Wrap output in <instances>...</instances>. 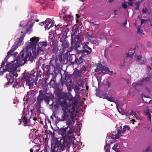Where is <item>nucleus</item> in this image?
<instances>
[{
	"label": "nucleus",
	"mask_w": 152,
	"mask_h": 152,
	"mask_svg": "<svg viewBox=\"0 0 152 152\" xmlns=\"http://www.w3.org/2000/svg\"><path fill=\"white\" fill-rule=\"evenodd\" d=\"M69 60L72 62L73 64H79L83 62V59L80 57L79 59H78L75 55H73L70 56L69 57Z\"/></svg>",
	"instance_id": "nucleus-14"
},
{
	"label": "nucleus",
	"mask_w": 152,
	"mask_h": 152,
	"mask_svg": "<svg viewBox=\"0 0 152 152\" xmlns=\"http://www.w3.org/2000/svg\"><path fill=\"white\" fill-rule=\"evenodd\" d=\"M23 113V115L21 119L20 120L19 119L20 123L18 125H20L21 124V122H22L25 126L30 125L29 124L30 120L29 119L31 118L29 115V111L27 110L25 111V110H24Z\"/></svg>",
	"instance_id": "nucleus-7"
},
{
	"label": "nucleus",
	"mask_w": 152,
	"mask_h": 152,
	"mask_svg": "<svg viewBox=\"0 0 152 152\" xmlns=\"http://www.w3.org/2000/svg\"><path fill=\"white\" fill-rule=\"evenodd\" d=\"M66 11L65 10V9H63L59 12L60 17V16H63L64 15H66Z\"/></svg>",
	"instance_id": "nucleus-34"
},
{
	"label": "nucleus",
	"mask_w": 152,
	"mask_h": 152,
	"mask_svg": "<svg viewBox=\"0 0 152 152\" xmlns=\"http://www.w3.org/2000/svg\"><path fill=\"white\" fill-rule=\"evenodd\" d=\"M31 98L32 99H33V97L32 95H31L30 94V93H28V94L27 95L23 98L24 101H27V102H28L30 100V98Z\"/></svg>",
	"instance_id": "nucleus-28"
},
{
	"label": "nucleus",
	"mask_w": 152,
	"mask_h": 152,
	"mask_svg": "<svg viewBox=\"0 0 152 152\" xmlns=\"http://www.w3.org/2000/svg\"><path fill=\"white\" fill-rule=\"evenodd\" d=\"M145 109L146 110H144V112L146 115L148 116V120L151 121V116L149 112V109L147 107H146Z\"/></svg>",
	"instance_id": "nucleus-24"
},
{
	"label": "nucleus",
	"mask_w": 152,
	"mask_h": 152,
	"mask_svg": "<svg viewBox=\"0 0 152 152\" xmlns=\"http://www.w3.org/2000/svg\"><path fill=\"white\" fill-rule=\"evenodd\" d=\"M62 76L61 75V78L60 80L61 83L60 86L61 87H63L64 84H66V82L65 80H62Z\"/></svg>",
	"instance_id": "nucleus-35"
},
{
	"label": "nucleus",
	"mask_w": 152,
	"mask_h": 152,
	"mask_svg": "<svg viewBox=\"0 0 152 152\" xmlns=\"http://www.w3.org/2000/svg\"><path fill=\"white\" fill-rule=\"evenodd\" d=\"M30 24V23H28H28H26V21H23L20 22V26L21 27H24L26 29V26H27L28 25Z\"/></svg>",
	"instance_id": "nucleus-29"
},
{
	"label": "nucleus",
	"mask_w": 152,
	"mask_h": 152,
	"mask_svg": "<svg viewBox=\"0 0 152 152\" xmlns=\"http://www.w3.org/2000/svg\"><path fill=\"white\" fill-rule=\"evenodd\" d=\"M151 61H152V57L151 58Z\"/></svg>",
	"instance_id": "nucleus-64"
},
{
	"label": "nucleus",
	"mask_w": 152,
	"mask_h": 152,
	"mask_svg": "<svg viewBox=\"0 0 152 152\" xmlns=\"http://www.w3.org/2000/svg\"><path fill=\"white\" fill-rule=\"evenodd\" d=\"M29 138L30 139H34V140L36 139V137L35 136V133L34 132H32L31 133H30L29 134ZM32 140V139L31 140V141Z\"/></svg>",
	"instance_id": "nucleus-33"
},
{
	"label": "nucleus",
	"mask_w": 152,
	"mask_h": 152,
	"mask_svg": "<svg viewBox=\"0 0 152 152\" xmlns=\"http://www.w3.org/2000/svg\"><path fill=\"white\" fill-rule=\"evenodd\" d=\"M83 71V70L81 69L78 70L77 68L75 69L72 76L75 80L77 81V80L80 78V76Z\"/></svg>",
	"instance_id": "nucleus-16"
},
{
	"label": "nucleus",
	"mask_w": 152,
	"mask_h": 152,
	"mask_svg": "<svg viewBox=\"0 0 152 152\" xmlns=\"http://www.w3.org/2000/svg\"><path fill=\"white\" fill-rule=\"evenodd\" d=\"M82 50H79L77 49L78 53L77 54H81V58L83 57L84 55H88L90 54L92 51V49L89 47L85 43L82 44Z\"/></svg>",
	"instance_id": "nucleus-10"
},
{
	"label": "nucleus",
	"mask_w": 152,
	"mask_h": 152,
	"mask_svg": "<svg viewBox=\"0 0 152 152\" xmlns=\"http://www.w3.org/2000/svg\"><path fill=\"white\" fill-rule=\"evenodd\" d=\"M60 18H63L64 22L67 23V25H69L72 24V21L73 20V18L71 15H64L63 16H60Z\"/></svg>",
	"instance_id": "nucleus-17"
},
{
	"label": "nucleus",
	"mask_w": 152,
	"mask_h": 152,
	"mask_svg": "<svg viewBox=\"0 0 152 152\" xmlns=\"http://www.w3.org/2000/svg\"><path fill=\"white\" fill-rule=\"evenodd\" d=\"M88 86H87L86 87V90H88Z\"/></svg>",
	"instance_id": "nucleus-63"
},
{
	"label": "nucleus",
	"mask_w": 152,
	"mask_h": 152,
	"mask_svg": "<svg viewBox=\"0 0 152 152\" xmlns=\"http://www.w3.org/2000/svg\"><path fill=\"white\" fill-rule=\"evenodd\" d=\"M40 149V147L37 145H35L30 150V152H38Z\"/></svg>",
	"instance_id": "nucleus-23"
},
{
	"label": "nucleus",
	"mask_w": 152,
	"mask_h": 152,
	"mask_svg": "<svg viewBox=\"0 0 152 152\" xmlns=\"http://www.w3.org/2000/svg\"><path fill=\"white\" fill-rule=\"evenodd\" d=\"M96 96L100 97V96L99 95V92H96Z\"/></svg>",
	"instance_id": "nucleus-56"
},
{
	"label": "nucleus",
	"mask_w": 152,
	"mask_h": 152,
	"mask_svg": "<svg viewBox=\"0 0 152 152\" xmlns=\"http://www.w3.org/2000/svg\"><path fill=\"white\" fill-rule=\"evenodd\" d=\"M140 28H137V33H140Z\"/></svg>",
	"instance_id": "nucleus-59"
},
{
	"label": "nucleus",
	"mask_w": 152,
	"mask_h": 152,
	"mask_svg": "<svg viewBox=\"0 0 152 152\" xmlns=\"http://www.w3.org/2000/svg\"><path fill=\"white\" fill-rule=\"evenodd\" d=\"M34 21V20L32 22V23H30L28 25V26H29L28 27H27V26H26V29L24 28V27H23V31H21V33L23 34L20 36L19 39H18V41L16 42L12 46L11 49L8 53V54L11 51L12 52L13 51H15L19 46H20L23 44V40L25 37V35L26 33L30 31L31 27L33 25Z\"/></svg>",
	"instance_id": "nucleus-5"
},
{
	"label": "nucleus",
	"mask_w": 152,
	"mask_h": 152,
	"mask_svg": "<svg viewBox=\"0 0 152 152\" xmlns=\"http://www.w3.org/2000/svg\"><path fill=\"white\" fill-rule=\"evenodd\" d=\"M122 7L125 9H126L127 8V4L126 3H124L122 4Z\"/></svg>",
	"instance_id": "nucleus-39"
},
{
	"label": "nucleus",
	"mask_w": 152,
	"mask_h": 152,
	"mask_svg": "<svg viewBox=\"0 0 152 152\" xmlns=\"http://www.w3.org/2000/svg\"><path fill=\"white\" fill-rule=\"evenodd\" d=\"M92 23L94 25H98V24H96V22L95 21H94V22H93Z\"/></svg>",
	"instance_id": "nucleus-58"
},
{
	"label": "nucleus",
	"mask_w": 152,
	"mask_h": 152,
	"mask_svg": "<svg viewBox=\"0 0 152 152\" xmlns=\"http://www.w3.org/2000/svg\"><path fill=\"white\" fill-rule=\"evenodd\" d=\"M106 85L108 86V88H109L111 84L109 82H107L106 83Z\"/></svg>",
	"instance_id": "nucleus-45"
},
{
	"label": "nucleus",
	"mask_w": 152,
	"mask_h": 152,
	"mask_svg": "<svg viewBox=\"0 0 152 152\" xmlns=\"http://www.w3.org/2000/svg\"><path fill=\"white\" fill-rule=\"evenodd\" d=\"M135 52V49L134 48H131L130 49L129 52L126 54L127 57L132 58V56Z\"/></svg>",
	"instance_id": "nucleus-22"
},
{
	"label": "nucleus",
	"mask_w": 152,
	"mask_h": 152,
	"mask_svg": "<svg viewBox=\"0 0 152 152\" xmlns=\"http://www.w3.org/2000/svg\"><path fill=\"white\" fill-rule=\"evenodd\" d=\"M140 8V6L138 5V6H136V7L135 8V9L137 10H139Z\"/></svg>",
	"instance_id": "nucleus-52"
},
{
	"label": "nucleus",
	"mask_w": 152,
	"mask_h": 152,
	"mask_svg": "<svg viewBox=\"0 0 152 152\" xmlns=\"http://www.w3.org/2000/svg\"><path fill=\"white\" fill-rule=\"evenodd\" d=\"M67 25L64 26H62L61 24H59L56 27L55 31L56 33H58V39H59L60 41L62 43L67 41L66 39L67 38L66 35L69 30L68 28H67Z\"/></svg>",
	"instance_id": "nucleus-6"
},
{
	"label": "nucleus",
	"mask_w": 152,
	"mask_h": 152,
	"mask_svg": "<svg viewBox=\"0 0 152 152\" xmlns=\"http://www.w3.org/2000/svg\"><path fill=\"white\" fill-rule=\"evenodd\" d=\"M58 62L57 59H52L50 62V66L55 68L58 66Z\"/></svg>",
	"instance_id": "nucleus-21"
},
{
	"label": "nucleus",
	"mask_w": 152,
	"mask_h": 152,
	"mask_svg": "<svg viewBox=\"0 0 152 152\" xmlns=\"http://www.w3.org/2000/svg\"><path fill=\"white\" fill-rule=\"evenodd\" d=\"M63 75L64 76V79L66 81H67L68 80H69L71 77L70 75L65 71L64 72Z\"/></svg>",
	"instance_id": "nucleus-31"
},
{
	"label": "nucleus",
	"mask_w": 152,
	"mask_h": 152,
	"mask_svg": "<svg viewBox=\"0 0 152 152\" xmlns=\"http://www.w3.org/2000/svg\"><path fill=\"white\" fill-rule=\"evenodd\" d=\"M147 12V9L146 7L143 9L142 12L144 14H146Z\"/></svg>",
	"instance_id": "nucleus-40"
},
{
	"label": "nucleus",
	"mask_w": 152,
	"mask_h": 152,
	"mask_svg": "<svg viewBox=\"0 0 152 152\" xmlns=\"http://www.w3.org/2000/svg\"><path fill=\"white\" fill-rule=\"evenodd\" d=\"M147 21V20L143 19H142L141 21V24L142 25L143 24L146 23Z\"/></svg>",
	"instance_id": "nucleus-41"
},
{
	"label": "nucleus",
	"mask_w": 152,
	"mask_h": 152,
	"mask_svg": "<svg viewBox=\"0 0 152 152\" xmlns=\"http://www.w3.org/2000/svg\"><path fill=\"white\" fill-rule=\"evenodd\" d=\"M127 21L126 20L125 22L124 23H123V25L125 26L127 24Z\"/></svg>",
	"instance_id": "nucleus-55"
},
{
	"label": "nucleus",
	"mask_w": 152,
	"mask_h": 152,
	"mask_svg": "<svg viewBox=\"0 0 152 152\" xmlns=\"http://www.w3.org/2000/svg\"><path fill=\"white\" fill-rule=\"evenodd\" d=\"M36 15L35 14H34L33 13L31 12L29 13L28 16V18L29 19L28 21V23H32V22H33L34 20V23H35V21L38 22L39 21L38 20H36L35 19V17Z\"/></svg>",
	"instance_id": "nucleus-20"
},
{
	"label": "nucleus",
	"mask_w": 152,
	"mask_h": 152,
	"mask_svg": "<svg viewBox=\"0 0 152 152\" xmlns=\"http://www.w3.org/2000/svg\"><path fill=\"white\" fill-rule=\"evenodd\" d=\"M71 44L72 48L75 49H79L80 47V42L83 40V38L81 35H78L76 36L74 40L72 39L71 36Z\"/></svg>",
	"instance_id": "nucleus-9"
},
{
	"label": "nucleus",
	"mask_w": 152,
	"mask_h": 152,
	"mask_svg": "<svg viewBox=\"0 0 152 152\" xmlns=\"http://www.w3.org/2000/svg\"><path fill=\"white\" fill-rule=\"evenodd\" d=\"M151 45V43L150 42H147V46L148 47H150Z\"/></svg>",
	"instance_id": "nucleus-43"
},
{
	"label": "nucleus",
	"mask_w": 152,
	"mask_h": 152,
	"mask_svg": "<svg viewBox=\"0 0 152 152\" xmlns=\"http://www.w3.org/2000/svg\"><path fill=\"white\" fill-rule=\"evenodd\" d=\"M67 89L68 92H69L71 91L72 88L70 86H67Z\"/></svg>",
	"instance_id": "nucleus-44"
},
{
	"label": "nucleus",
	"mask_w": 152,
	"mask_h": 152,
	"mask_svg": "<svg viewBox=\"0 0 152 152\" xmlns=\"http://www.w3.org/2000/svg\"><path fill=\"white\" fill-rule=\"evenodd\" d=\"M76 16L77 18H79L80 17V16L78 14H76Z\"/></svg>",
	"instance_id": "nucleus-54"
},
{
	"label": "nucleus",
	"mask_w": 152,
	"mask_h": 152,
	"mask_svg": "<svg viewBox=\"0 0 152 152\" xmlns=\"http://www.w3.org/2000/svg\"><path fill=\"white\" fill-rule=\"evenodd\" d=\"M119 148V144L118 143H117L114 145V146L112 148V149L116 152H120Z\"/></svg>",
	"instance_id": "nucleus-26"
},
{
	"label": "nucleus",
	"mask_w": 152,
	"mask_h": 152,
	"mask_svg": "<svg viewBox=\"0 0 152 152\" xmlns=\"http://www.w3.org/2000/svg\"><path fill=\"white\" fill-rule=\"evenodd\" d=\"M73 97L69 94L64 100L65 106H63L62 110L63 114L61 117L60 121H66L67 127L61 128L58 133L62 137L63 139H60L59 141L57 140L54 145L51 147V152H61L66 147L68 146L69 143L74 142L75 138L73 134L74 128L72 125L75 122V117L77 115V112L76 107L78 99Z\"/></svg>",
	"instance_id": "nucleus-2"
},
{
	"label": "nucleus",
	"mask_w": 152,
	"mask_h": 152,
	"mask_svg": "<svg viewBox=\"0 0 152 152\" xmlns=\"http://www.w3.org/2000/svg\"><path fill=\"white\" fill-rule=\"evenodd\" d=\"M101 71V72L104 74H108L110 75L112 74L113 72L112 71H110L109 69L106 67H104L102 64H99L97 65V67L94 70L95 72H97Z\"/></svg>",
	"instance_id": "nucleus-11"
},
{
	"label": "nucleus",
	"mask_w": 152,
	"mask_h": 152,
	"mask_svg": "<svg viewBox=\"0 0 152 152\" xmlns=\"http://www.w3.org/2000/svg\"><path fill=\"white\" fill-rule=\"evenodd\" d=\"M73 88L74 89V91L76 94L80 93V91L82 90L77 85H75Z\"/></svg>",
	"instance_id": "nucleus-27"
},
{
	"label": "nucleus",
	"mask_w": 152,
	"mask_h": 152,
	"mask_svg": "<svg viewBox=\"0 0 152 152\" xmlns=\"http://www.w3.org/2000/svg\"><path fill=\"white\" fill-rule=\"evenodd\" d=\"M128 78H129V79H127L126 80V81L127 83L128 84H129L130 83V76L129 75H128Z\"/></svg>",
	"instance_id": "nucleus-42"
},
{
	"label": "nucleus",
	"mask_w": 152,
	"mask_h": 152,
	"mask_svg": "<svg viewBox=\"0 0 152 152\" xmlns=\"http://www.w3.org/2000/svg\"><path fill=\"white\" fill-rule=\"evenodd\" d=\"M32 119H33V120H34V121H35L37 120V119L36 118H33Z\"/></svg>",
	"instance_id": "nucleus-60"
},
{
	"label": "nucleus",
	"mask_w": 152,
	"mask_h": 152,
	"mask_svg": "<svg viewBox=\"0 0 152 152\" xmlns=\"http://www.w3.org/2000/svg\"><path fill=\"white\" fill-rule=\"evenodd\" d=\"M152 81V75H150L149 76L145 77L142 78L141 80L137 82L133 83L132 86L133 87H134L135 88L137 89V86H142L144 85L151 82Z\"/></svg>",
	"instance_id": "nucleus-8"
},
{
	"label": "nucleus",
	"mask_w": 152,
	"mask_h": 152,
	"mask_svg": "<svg viewBox=\"0 0 152 152\" xmlns=\"http://www.w3.org/2000/svg\"><path fill=\"white\" fill-rule=\"evenodd\" d=\"M30 112L31 113V115L32 116V114H33L34 113V111L33 109H30Z\"/></svg>",
	"instance_id": "nucleus-50"
},
{
	"label": "nucleus",
	"mask_w": 152,
	"mask_h": 152,
	"mask_svg": "<svg viewBox=\"0 0 152 152\" xmlns=\"http://www.w3.org/2000/svg\"><path fill=\"white\" fill-rule=\"evenodd\" d=\"M115 104L116 105L117 110H118V111L119 112V113H121V112L120 111V110L118 109V104L117 103L115 102Z\"/></svg>",
	"instance_id": "nucleus-46"
},
{
	"label": "nucleus",
	"mask_w": 152,
	"mask_h": 152,
	"mask_svg": "<svg viewBox=\"0 0 152 152\" xmlns=\"http://www.w3.org/2000/svg\"><path fill=\"white\" fill-rule=\"evenodd\" d=\"M134 116L137 119L140 120V119L141 118L140 116H138L137 115H135Z\"/></svg>",
	"instance_id": "nucleus-48"
},
{
	"label": "nucleus",
	"mask_w": 152,
	"mask_h": 152,
	"mask_svg": "<svg viewBox=\"0 0 152 152\" xmlns=\"http://www.w3.org/2000/svg\"><path fill=\"white\" fill-rule=\"evenodd\" d=\"M121 126L118 127V130L112 132L111 133H108L107 134H109L108 137L112 136V138L115 139V141L116 139H118L121 136Z\"/></svg>",
	"instance_id": "nucleus-13"
},
{
	"label": "nucleus",
	"mask_w": 152,
	"mask_h": 152,
	"mask_svg": "<svg viewBox=\"0 0 152 152\" xmlns=\"http://www.w3.org/2000/svg\"><path fill=\"white\" fill-rule=\"evenodd\" d=\"M51 48L52 49V52L54 53H55L56 52V48L54 46H53L51 47Z\"/></svg>",
	"instance_id": "nucleus-38"
},
{
	"label": "nucleus",
	"mask_w": 152,
	"mask_h": 152,
	"mask_svg": "<svg viewBox=\"0 0 152 152\" xmlns=\"http://www.w3.org/2000/svg\"><path fill=\"white\" fill-rule=\"evenodd\" d=\"M52 37V35L51 34H50L49 35V38H51Z\"/></svg>",
	"instance_id": "nucleus-57"
},
{
	"label": "nucleus",
	"mask_w": 152,
	"mask_h": 152,
	"mask_svg": "<svg viewBox=\"0 0 152 152\" xmlns=\"http://www.w3.org/2000/svg\"><path fill=\"white\" fill-rule=\"evenodd\" d=\"M26 71L24 73L23 76L20 80H15L16 81L15 87L19 88L20 87H24V85L25 82L26 85H28L29 87L32 86L34 83L36 85L37 79V77L33 74L26 73Z\"/></svg>",
	"instance_id": "nucleus-4"
},
{
	"label": "nucleus",
	"mask_w": 152,
	"mask_h": 152,
	"mask_svg": "<svg viewBox=\"0 0 152 152\" xmlns=\"http://www.w3.org/2000/svg\"><path fill=\"white\" fill-rule=\"evenodd\" d=\"M54 23L52 20L50 18H47L45 21V30L49 29L53 27L54 25Z\"/></svg>",
	"instance_id": "nucleus-18"
},
{
	"label": "nucleus",
	"mask_w": 152,
	"mask_h": 152,
	"mask_svg": "<svg viewBox=\"0 0 152 152\" xmlns=\"http://www.w3.org/2000/svg\"><path fill=\"white\" fill-rule=\"evenodd\" d=\"M149 151H151L152 152V148L151 146H149L145 151H143V152H148Z\"/></svg>",
	"instance_id": "nucleus-37"
},
{
	"label": "nucleus",
	"mask_w": 152,
	"mask_h": 152,
	"mask_svg": "<svg viewBox=\"0 0 152 152\" xmlns=\"http://www.w3.org/2000/svg\"><path fill=\"white\" fill-rule=\"evenodd\" d=\"M69 43L67 41H65L62 43L61 49V52L62 53H64L65 51H66L65 53L67 54L70 51V49L69 47Z\"/></svg>",
	"instance_id": "nucleus-15"
},
{
	"label": "nucleus",
	"mask_w": 152,
	"mask_h": 152,
	"mask_svg": "<svg viewBox=\"0 0 152 152\" xmlns=\"http://www.w3.org/2000/svg\"><path fill=\"white\" fill-rule=\"evenodd\" d=\"M137 58L138 60L140 61L141 58V56L140 55H139L137 56Z\"/></svg>",
	"instance_id": "nucleus-47"
},
{
	"label": "nucleus",
	"mask_w": 152,
	"mask_h": 152,
	"mask_svg": "<svg viewBox=\"0 0 152 152\" xmlns=\"http://www.w3.org/2000/svg\"><path fill=\"white\" fill-rule=\"evenodd\" d=\"M104 98L107 99L108 101H109L114 102L115 103V102L117 103V101L115 100L114 98L113 97L111 96H109L107 95H105Z\"/></svg>",
	"instance_id": "nucleus-25"
},
{
	"label": "nucleus",
	"mask_w": 152,
	"mask_h": 152,
	"mask_svg": "<svg viewBox=\"0 0 152 152\" xmlns=\"http://www.w3.org/2000/svg\"><path fill=\"white\" fill-rule=\"evenodd\" d=\"M39 25L42 26H43L44 25H45V23H44V22H40L39 23Z\"/></svg>",
	"instance_id": "nucleus-51"
},
{
	"label": "nucleus",
	"mask_w": 152,
	"mask_h": 152,
	"mask_svg": "<svg viewBox=\"0 0 152 152\" xmlns=\"http://www.w3.org/2000/svg\"><path fill=\"white\" fill-rule=\"evenodd\" d=\"M135 4V5L137 6H138V5L140 6V4L139 3H138V2H136Z\"/></svg>",
	"instance_id": "nucleus-53"
},
{
	"label": "nucleus",
	"mask_w": 152,
	"mask_h": 152,
	"mask_svg": "<svg viewBox=\"0 0 152 152\" xmlns=\"http://www.w3.org/2000/svg\"><path fill=\"white\" fill-rule=\"evenodd\" d=\"M141 1H139H139H137V2H138V3H140H140H141Z\"/></svg>",
	"instance_id": "nucleus-62"
},
{
	"label": "nucleus",
	"mask_w": 152,
	"mask_h": 152,
	"mask_svg": "<svg viewBox=\"0 0 152 152\" xmlns=\"http://www.w3.org/2000/svg\"><path fill=\"white\" fill-rule=\"evenodd\" d=\"M44 100L48 104L52 106L53 103L51 94L46 93V90H41L39 92V94L37 97L35 107L38 113H40L41 103Z\"/></svg>",
	"instance_id": "nucleus-3"
},
{
	"label": "nucleus",
	"mask_w": 152,
	"mask_h": 152,
	"mask_svg": "<svg viewBox=\"0 0 152 152\" xmlns=\"http://www.w3.org/2000/svg\"><path fill=\"white\" fill-rule=\"evenodd\" d=\"M56 81V77L53 76L49 83L50 86L55 89L57 88L58 87Z\"/></svg>",
	"instance_id": "nucleus-19"
},
{
	"label": "nucleus",
	"mask_w": 152,
	"mask_h": 152,
	"mask_svg": "<svg viewBox=\"0 0 152 152\" xmlns=\"http://www.w3.org/2000/svg\"><path fill=\"white\" fill-rule=\"evenodd\" d=\"M113 1V0H108L110 2H112Z\"/></svg>",
	"instance_id": "nucleus-61"
},
{
	"label": "nucleus",
	"mask_w": 152,
	"mask_h": 152,
	"mask_svg": "<svg viewBox=\"0 0 152 152\" xmlns=\"http://www.w3.org/2000/svg\"><path fill=\"white\" fill-rule=\"evenodd\" d=\"M109 134H108L107 135L106 140V145L104 148L105 152H110L111 144L115 142V139L113 138H112V136H108Z\"/></svg>",
	"instance_id": "nucleus-12"
},
{
	"label": "nucleus",
	"mask_w": 152,
	"mask_h": 152,
	"mask_svg": "<svg viewBox=\"0 0 152 152\" xmlns=\"http://www.w3.org/2000/svg\"><path fill=\"white\" fill-rule=\"evenodd\" d=\"M44 70L47 73H48L50 72V67L48 66H46L44 68Z\"/></svg>",
	"instance_id": "nucleus-32"
},
{
	"label": "nucleus",
	"mask_w": 152,
	"mask_h": 152,
	"mask_svg": "<svg viewBox=\"0 0 152 152\" xmlns=\"http://www.w3.org/2000/svg\"><path fill=\"white\" fill-rule=\"evenodd\" d=\"M39 40V37L31 38L30 41L26 43V49L22 50L20 55L15 58L13 61L11 62H7V61L10 56L12 55V53L14 51H11L8 54L9 50L1 65L0 75H3L6 71L9 72H10V75L7 77V79L10 82H14V79L18 76L17 71H18L17 69L19 66L25 64L26 62L28 61L33 62L36 58L37 54L41 55L45 53L46 50L45 48L48 45L47 42L45 41L38 42L36 50V44Z\"/></svg>",
	"instance_id": "nucleus-1"
},
{
	"label": "nucleus",
	"mask_w": 152,
	"mask_h": 152,
	"mask_svg": "<svg viewBox=\"0 0 152 152\" xmlns=\"http://www.w3.org/2000/svg\"><path fill=\"white\" fill-rule=\"evenodd\" d=\"M42 73V72H41V71H39V72H37V75L38 76H40L41 74H40V73Z\"/></svg>",
	"instance_id": "nucleus-49"
},
{
	"label": "nucleus",
	"mask_w": 152,
	"mask_h": 152,
	"mask_svg": "<svg viewBox=\"0 0 152 152\" xmlns=\"http://www.w3.org/2000/svg\"><path fill=\"white\" fill-rule=\"evenodd\" d=\"M130 130V127L129 126L126 125L124 126L123 129H121V135H122V134H123L126 131H129Z\"/></svg>",
	"instance_id": "nucleus-30"
},
{
	"label": "nucleus",
	"mask_w": 152,
	"mask_h": 152,
	"mask_svg": "<svg viewBox=\"0 0 152 152\" xmlns=\"http://www.w3.org/2000/svg\"><path fill=\"white\" fill-rule=\"evenodd\" d=\"M146 62V59L145 58H142L140 61L139 63L140 64H144Z\"/></svg>",
	"instance_id": "nucleus-36"
}]
</instances>
